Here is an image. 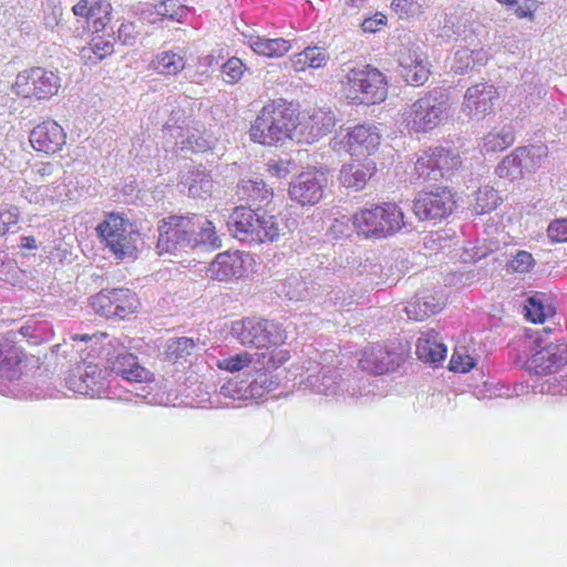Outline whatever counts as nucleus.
<instances>
[{
  "mask_svg": "<svg viewBox=\"0 0 567 567\" xmlns=\"http://www.w3.org/2000/svg\"><path fill=\"white\" fill-rule=\"evenodd\" d=\"M250 137L262 145H275L298 134L297 114L292 103L278 99L266 104L251 124Z\"/></svg>",
  "mask_w": 567,
  "mask_h": 567,
  "instance_id": "nucleus-1",
  "label": "nucleus"
},
{
  "mask_svg": "<svg viewBox=\"0 0 567 567\" xmlns=\"http://www.w3.org/2000/svg\"><path fill=\"white\" fill-rule=\"evenodd\" d=\"M228 227L235 238L255 245L277 241L288 230L282 217L244 206L234 209Z\"/></svg>",
  "mask_w": 567,
  "mask_h": 567,
  "instance_id": "nucleus-2",
  "label": "nucleus"
},
{
  "mask_svg": "<svg viewBox=\"0 0 567 567\" xmlns=\"http://www.w3.org/2000/svg\"><path fill=\"white\" fill-rule=\"evenodd\" d=\"M353 225L359 236L381 239L396 234L409 224L396 204L383 203L360 209L353 215Z\"/></svg>",
  "mask_w": 567,
  "mask_h": 567,
  "instance_id": "nucleus-3",
  "label": "nucleus"
},
{
  "mask_svg": "<svg viewBox=\"0 0 567 567\" xmlns=\"http://www.w3.org/2000/svg\"><path fill=\"white\" fill-rule=\"evenodd\" d=\"M342 84L347 99L357 105H374L388 95L385 76L371 65L350 69Z\"/></svg>",
  "mask_w": 567,
  "mask_h": 567,
  "instance_id": "nucleus-4",
  "label": "nucleus"
},
{
  "mask_svg": "<svg viewBox=\"0 0 567 567\" xmlns=\"http://www.w3.org/2000/svg\"><path fill=\"white\" fill-rule=\"evenodd\" d=\"M449 95L442 89H434L417 99L406 113V125L414 132H429L449 116Z\"/></svg>",
  "mask_w": 567,
  "mask_h": 567,
  "instance_id": "nucleus-5",
  "label": "nucleus"
},
{
  "mask_svg": "<svg viewBox=\"0 0 567 567\" xmlns=\"http://www.w3.org/2000/svg\"><path fill=\"white\" fill-rule=\"evenodd\" d=\"M99 236L118 259H134L141 234L128 220L111 214L96 227Z\"/></svg>",
  "mask_w": 567,
  "mask_h": 567,
  "instance_id": "nucleus-6",
  "label": "nucleus"
},
{
  "mask_svg": "<svg viewBox=\"0 0 567 567\" xmlns=\"http://www.w3.org/2000/svg\"><path fill=\"white\" fill-rule=\"evenodd\" d=\"M456 208L455 195L442 185L429 186L416 193L412 210L420 221L436 224L446 219Z\"/></svg>",
  "mask_w": 567,
  "mask_h": 567,
  "instance_id": "nucleus-7",
  "label": "nucleus"
},
{
  "mask_svg": "<svg viewBox=\"0 0 567 567\" xmlns=\"http://www.w3.org/2000/svg\"><path fill=\"white\" fill-rule=\"evenodd\" d=\"M233 332L243 346L256 348L279 347L287 341L281 324L266 319L245 318L233 324Z\"/></svg>",
  "mask_w": 567,
  "mask_h": 567,
  "instance_id": "nucleus-8",
  "label": "nucleus"
},
{
  "mask_svg": "<svg viewBox=\"0 0 567 567\" xmlns=\"http://www.w3.org/2000/svg\"><path fill=\"white\" fill-rule=\"evenodd\" d=\"M192 214L186 216H169L158 225L157 249L159 254L195 248L196 239L192 235Z\"/></svg>",
  "mask_w": 567,
  "mask_h": 567,
  "instance_id": "nucleus-9",
  "label": "nucleus"
},
{
  "mask_svg": "<svg viewBox=\"0 0 567 567\" xmlns=\"http://www.w3.org/2000/svg\"><path fill=\"white\" fill-rule=\"evenodd\" d=\"M61 87L60 78L52 71L42 68L24 70L17 75L13 90L21 97L47 100L58 93Z\"/></svg>",
  "mask_w": 567,
  "mask_h": 567,
  "instance_id": "nucleus-10",
  "label": "nucleus"
},
{
  "mask_svg": "<svg viewBox=\"0 0 567 567\" xmlns=\"http://www.w3.org/2000/svg\"><path fill=\"white\" fill-rule=\"evenodd\" d=\"M461 165L460 156L443 147L430 148L415 162V173L423 182L449 178Z\"/></svg>",
  "mask_w": 567,
  "mask_h": 567,
  "instance_id": "nucleus-11",
  "label": "nucleus"
},
{
  "mask_svg": "<svg viewBox=\"0 0 567 567\" xmlns=\"http://www.w3.org/2000/svg\"><path fill=\"white\" fill-rule=\"evenodd\" d=\"M538 348L524 363L525 370L535 375H549L559 372L567 365V343L556 342L543 346L535 340Z\"/></svg>",
  "mask_w": 567,
  "mask_h": 567,
  "instance_id": "nucleus-12",
  "label": "nucleus"
},
{
  "mask_svg": "<svg viewBox=\"0 0 567 567\" xmlns=\"http://www.w3.org/2000/svg\"><path fill=\"white\" fill-rule=\"evenodd\" d=\"M65 382L74 393L92 398L105 393L107 389L105 372L99 364L89 361L76 363Z\"/></svg>",
  "mask_w": 567,
  "mask_h": 567,
  "instance_id": "nucleus-13",
  "label": "nucleus"
},
{
  "mask_svg": "<svg viewBox=\"0 0 567 567\" xmlns=\"http://www.w3.org/2000/svg\"><path fill=\"white\" fill-rule=\"evenodd\" d=\"M327 177L320 172H305L296 176L289 185V197L298 204L316 205L324 194Z\"/></svg>",
  "mask_w": 567,
  "mask_h": 567,
  "instance_id": "nucleus-14",
  "label": "nucleus"
},
{
  "mask_svg": "<svg viewBox=\"0 0 567 567\" xmlns=\"http://www.w3.org/2000/svg\"><path fill=\"white\" fill-rule=\"evenodd\" d=\"M400 361L401 355L398 352L389 350L384 344L371 343L361 351L359 367L365 372L381 375L394 371Z\"/></svg>",
  "mask_w": 567,
  "mask_h": 567,
  "instance_id": "nucleus-15",
  "label": "nucleus"
},
{
  "mask_svg": "<svg viewBox=\"0 0 567 567\" xmlns=\"http://www.w3.org/2000/svg\"><path fill=\"white\" fill-rule=\"evenodd\" d=\"M106 369L131 383H152L155 375L142 365L131 352H121L106 359Z\"/></svg>",
  "mask_w": 567,
  "mask_h": 567,
  "instance_id": "nucleus-16",
  "label": "nucleus"
},
{
  "mask_svg": "<svg viewBox=\"0 0 567 567\" xmlns=\"http://www.w3.org/2000/svg\"><path fill=\"white\" fill-rule=\"evenodd\" d=\"M399 66L401 76L410 85L420 86L429 80L430 70L426 56L419 47L401 51Z\"/></svg>",
  "mask_w": 567,
  "mask_h": 567,
  "instance_id": "nucleus-17",
  "label": "nucleus"
},
{
  "mask_svg": "<svg viewBox=\"0 0 567 567\" xmlns=\"http://www.w3.org/2000/svg\"><path fill=\"white\" fill-rule=\"evenodd\" d=\"M377 172L375 162L365 156L343 164L339 172V181L346 188L353 192L362 190Z\"/></svg>",
  "mask_w": 567,
  "mask_h": 567,
  "instance_id": "nucleus-18",
  "label": "nucleus"
},
{
  "mask_svg": "<svg viewBox=\"0 0 567 567\" xmlns=\"http://www.w3.org/2000/svg\"><path fill=\"white\" fill-rule=\"evenodd\" d=\"M348 152L352 156H368L375 152L381 143V135L375 126L357 125L344 137Z\"/></svg>",
  "mask_w": 567,
  "mask_h": 567,
  "instance_id": "nucleus-19",
  "label": "nucleus"
},
{
  "mask_svg": "<svg viewBox=\"0 0 567 567\" xmlns=\"http://www.w3.org/2000/svg\"><path fill=\"white\" fill-rule=\"evenodd\" d=\"M66 134L54 121H44L30 133V143L38 152L55 153L65 144Z\"/></svg>",
  "mask_w": 567,
  "mask_h": 567,
  "instance_id": "nucleus-20",
  "label": "nucleus"
},
{
  "mask_svg": "<svg viewBox=\"0 0 567 567\" xmlns=\"http://www.w3.org/2000/svg\"><path fill=\"white\" fill-rule=\"evenodd\" d=\"M498 92L494 85L480 83L470 86L464 96L463 109L472 117H483L493 110Z\"/></svg>",
  "mask_w": 567,
  "mask_h": 567,
  "instance_id": "nucleus-21",
  "label": "nucleus"
},
{
  "mask_svg": "<svg viewBox=\"0 0 567 567\" xmlns=\"http://www.w3.org/2000/svg\"><path fill=\"white\" fill-rule=\"evenodd\" d=\"M337 124L331 110H315L303 122L297 123L298 133L307 143H312L329 134Z\"/></svg>",
  "mask_w": 567,
  "mask_h": 567,
  "instance_id": "nucleus-22",
  "label": "nucleus"
},
{
  "mask_svg": "<svg viewBox=\"0 0 567 567\" xmlns=\"http://www.w3.org/2000/svg\"><path fill=\"white\" fill-rule=\"evenodd\" d=\"M237 195L240 200L249 204V208L261 212V206L270 203L274 192L262 178L256 176L241 179L237 185Z\"/></svg>",
  "mask_w": 567,
  "mask_h": 567,
  "instance_id": "nucleus-23",
  "label": "nucleus"
},
{
  "mask_svg": "<svg viewBox=\"0 0 567 567\" xmlns=\"http://www.w3.org/2000/svg\"><path fill=\"white\" fill-rule=\"evenodd\" d=\"M24 351L13 342H4L0 347V378L18 380L23 373Z\"/></svg>",
  "mask_w": 567,
  "mask_h": 567,
  "instance_id": "nucleus-24",
  "label": "nucleus"
},
{
  "mask_svg": "<svg viewBox=\"0 0 567 567\" xmlns=\"http://www.w3.org/2000/svg\"><path fill=\"white\" fill-rule=\"evenodd\" d=\"M181 184L187 188V193L193 198L206 199L214 188L212 175L203 166H196L188 169L183 176Z\"/></svg>",
  "mask_w": 567,
  "mask_h": 567,
  "instance_id": "nucleus-25",
  "label": "nucleus"
},
{
  "mask_svg": "<svg viewBox=\"0 0 567 567\" xmlns=\"http://www.w3.org/2000/svg\"><path fill=\"white\" fill-rule=\"evenodd\" d=\"M243 272V261L229 252L218 254L207 269V276L218 281L239 279Z\"/></svg>",
  "mask_w": 567,
  "mask_h": 567,
  "instance_id": "nucleus-26",
  "label": "nucleus"
},
{
  "mask_svg": "<svg viewBox=\"0 0 567 567\" xmlns=\"http://www.w3.org/2000/svg\"><path fill=\"white\" fill-rule=\"evenodd\" d=\"M447 354L446 346L439 340V332L430 329L422 333L416 343V355L423 362L441 363Z\"/></svg>",
  "mask_w": 567,
  "mask_h": 567,
  "instance_id": "nucleus-27",
  "label": "nucleus"
},
{
  "mask_svg": "<svg viewBox=\"0 0 567 567\" xmlns=\"http://www.w3.org/2000/svg\"><path fill=\"white\" fill-rule=\"evenodd\" d=\"M192 235L196 239V247L215 250L221 247V239L216 233L213 223L205 215L192 214Z\"/></svg>",
  "mask_w": 567,
  "mask_h": 567,
  "instance_id": "nucleus-28",
  "label": "nucleus"
},
{
  "mask_svg": "<svg viewBox=\"0 0 567 567\" xmlns=\"http://www.w3.org/2000/svg\"><path fill=\"white\" fill-rule=\"evenodd\" d=\"M524 310L526 319L533 323H543L556 312L551 299L540 292L527 298Z\"/></svg>",
  "mask_w": 567,
  "mask_h": 567,
  "instance_id": "nucleus-29",
  "label": "nucleus"
},
{
  "mask_svg": "<svg viewBox=\"0 0 567 567\" xmlns=\"http://www.w3.org/2000/svg\"><path fill=\"white\" fill-rule=\"evenodd\" d=\"M111 4L106 1H95L94 3L89 0H80L72 8V11L78 17H83L87 21H92L94 28L97 30L101 25L104 28V19L110 14Z\"/></svg>",
  "mask_w": 567,
  "mask_h": 567,
  "instance_id": "nucleus-30",
  "label": "nucleus"
},
{
  "mask_svg": "<svg viewBox=\"0 0 567 567\" xmlns=\"http://www.w3.org/2000/svg\"><path fill=\"white\" fill-rule=\"evenodd\" d=\"M515 141V131L512 123H505L494 127L483 138L485 152H502Z\"/></svg>",
  "mask_w": 567,
  "mask_h": 567,
  "instance_id": "nucleus-31",
  "label": "nucleus"
},
{
  "mask_svg": "<svg viewBox=\"0 0 567 567\" xmlns=\"http://www.w3.org/2000/svg\"><path fill=\"white\" fill-rule=\"evenodd\" d=\"M141 302L135 292L128 288H113V317L126 319L135 313Z\"/></svg>",
  "mask_w": 567,
  "mask_h": 567,
  "instance_id": "nucleus-32",
  "label": "nucleus"
},
{
  "mask_svg": "<svg viewBox=\"0 0 567 567\" xmlns=\"http://www.w3.org/2000/svg\"><path fill=\"white\" fill-rule=\"evenodd\" d=\"M249 45L257 54L268 58H280L290 50L289 41L278 39H265L259 35L249 38Z\"/></svg>",
  "mask_w": 567,
  "mask_h": 567,
  "instance_id": "nucleus-33",
  "label": "nucleus"
},
{
  "mask_svg": "<svg viewBox=\"0 0 567 567\" xmlns=\"http://www.w3.org/2000/svg\"><path fill=\"white\" fill-rule=\"evenodd\" d=\"M153 66L159 74L176 75L185 69L182 50H169L158 53L153 60Z\"/></svg>",
  "mask_w": 567,
  "mask_h": 567,
  "instance_id": "nucleus-34",
  "label": "nucleus"
},
{
  "mask_svg": "<svg viewBox=\"0 0 567 567\" xmlns=\"http://www.w3.org/2000/svg\"><path fill=\"white\" fill-rule=\"evenodd\" d=\"M114 52V41L109 35L105 38L104 35H94L89 45L84 47L81 51V55L83 59L92 60L94 55L93 63H96L104 58L111 55Z\"/></svg>",
  "mask_w": 567,
  "mask_h": 567,
  "instance_id": "nucleus-35",
  "label": "nucleus"
},
{
  "mask_svg": "<svg viewBox=\"0 0 567 567\" xmlns=\"http://www.w3.org/2000/svg\"><path fill=\"white\" fill-rule=\"evenodd\" d=\"M155 12L163 19L183 23L188 16L189 9L181 0H163L155 6Z\"/></svg>",
  "mask_w": 567,
  "mask_h": 567,
  "instance_id": "nucleus-36",
  "label": "nucleus"
},
{
  "mask_svg": "<svg viewBox=\"0 0 567 567\" xmlns=\"http://www.w3.org/2000/svg\"><path fill=\"white\" fill-rule=\"evenodd\" d=\"M520 164L522 158L519 157L518 151L516 148L514 152L503 158V161L497 165L495 172L502 178L514 181L523 177Z\"/></svg>",
  "mask_w": 567,
  "mask_h": 567,
  "instance_id": "nucleus-37",
  "label": "nucleus"
},
{
  "mask_svg": "<svg viewBox=\"0 0 567 567\" xmlns=\"http://www.w3.org/2000/svg\"><path fill=\"white\" fill-rule=\"evenodd\" d=\"M501 200L498 193L488 186L481 187L476 192L474 210L478 215H483L495 209Z\"/></svg>",
  "mask_w": 567,
  "mask_h": 567,
  "instance_id": "nucleus-38",
  "label": "nucleus"
},
{
  "mask_svg": "<svg viewBox=\"0 0 567 567\" xmlns=\"http://www.w3.org/2000/svg\"><path fill=\"white\" fill-rule=\"evenodd\" d=\"M194 349L195 342L192 338H175L168 341L166 355L169 360L178 361L190 355Z\"/></svg>",
  "mask_w": 567,
  "mask_h": 567,
  "instance_id": "nucleus-39",
  "label": "nucleus"
},
{
  "mask_svg": "<svg viewBox=\"0 0 567 567\" xmlns=\"http://www.w3.org/2000/svg\"><path fill=\"white\" fill-rule=\"evenodd\" d=\"M91 306L100 316L113 318V288H104L93 296Z\"/></svg>",
  "mask_w": 567,
  "mask_h": 567,
  "instance_id": "nucleus-40",
  "label": "nucleus"
},
{
  "mask_svg": "<svg viewBox=\"0 0 567 567\" xmlns=\"http://www.w3.org/2000/svg\"><path fill=\"white\" fill-rule=\"evenodd\" d=\"M246 71H247V66L237 56L229 58L221 65L223 79L227 84H230V85L238 83L241 80V78Z\"/></svg>",
  "mask_w": 567,
  "mask_h": 567,
  "instance_id": "nucleus-41",
  "label": "nucleus"
},
{
  "mask_svg": "<svg viewBox=\"0 0 567 567\" xmlns=\"http://www.w3.org/2000/svg\"><path fill=\"white\" fill-rule=\"evenodd\" d=\"M416 293L426 308L437 307V313L446 306L447 298L437 286L423 287Z\"/></svg>",
  "mask_w": 567,
  "mask_h": 567,
  "instance_id": "nucleus-42",
  "label": "nucleus"
},
{
  "mask_svg": "<svg viewBox=\"0 0 567 567\" xmlns=\"http://www.w3.org/2000/svg\"><path fill=\"white\" fill-rule=\"evenodd\" d=\"M405 312L410 320L414 321H423L430 318L433 315L437 313V307L432 306L426 308L423 306L422 300L419 298V295L415 293L414 297L408 301L405 306Z\"/></svg>",
  "mask_w": 567,
  "mask_h": 567,
  "instance_id": "nucleus-43",
  "label": "nucleus"
},
{
  "mask_svg": "<svg viewBox=\"0 0 567 567\" xmlns=\"http://www.w3.org/2000/svg\"><path fill=\"white\" fill-rule=\"evenodd\" d=\"M536 261L533 255L526 250H518L512 259L507 262V271L516 272V274H526L529 272Z\"/></svg>",
  "mask_w": 567,
  "mask_h": 567,
  "instance_id": "nucleus-44",
  "label": "nucleus"
},
{
  "mask_svg": "<svg viewBox=\"0 0 567 567\" xmlns=\"http://www.w3.org/2000/svg\"><path fill=\"white\" fill-rule=\"evenodd\" d=\"M252 362V355L248 352H241L236 355L218 361L217 367L230 373L238 372Z\"/></svg>",
  "mask_w": 567,
  "mask_h": 567,
  "instance_id": "nucleus-45",
  "label": "nucleus"
},
{
  "mask_svg": "<svg viewBox=\"0 0 567 567\" xmlns=\"http://www.w3.org/2000/svg\"><path fill=\"white\" fill-rule=\"evenodd\" d=\"M267 166L269 174L278 178H285L298 168L297 163L291 158L270 161Z\"/></svg>",
  "mask_w": 567,
  "mask_h": 567,
  "instance_id": "nucleus-46",
  "label": "nucleus"
},
{
  "mask_svg": "<svg viewBox=\"0 0 567 567\" xmlns=\"http://www.w3.org/2000/svg\"><path fill=\"white\" fill-rule=\"evenodd\" d=\"M330 59L326 49L320 47H308L303 50V61H308V68H323Z\"/></svg>",
  "mask_w": 567,
  "mask_h": 567,
  "instance_id": "nucleus-47",
  "label": "nucleus"
},
{
  "mask_svg": "<svg viewBox=\"0 0 567 567\" xmlns=\"http://www.w3.org/2000/svg\"><path fill=\"white\" fill-rule=\"evenodd\" d=\"M514 8L515 13L520 18H530L542 3L540 0H497Z\"/></svg>",
  "mask_w": 567,
  "mask_h": 567,
  "instance_id": "nucleus-48",
  "label": "nucleus"
},
{
  "mask_svg": "<svg viewBox=\"0 0 567 567\" xmlns=\"http://www.w3.org/2000/svg\"><path fill=\"white\" fill-rule=\"evenodd\" d=\"M476 364V361L473 357L467 353H461L458 351H454L450 360V370L454 372L465 373L473 369Z\"/></svg>",
  "mask_w": 567,
  "mask_h": 567,
  "instance_id": "nucleus-49",
  "label": "nucleus"
},
{
  "mask_svg": "<svg viewBox=\"0 0 567 567\" xmlns=\"http://www.w3.org/2000/svg\"><path fill=\"white\" fill-rule=\"evenodd\" d=\"M547 236L551 241H567V218L551 221L547 228Z\"/></svg>",
  "mask_w": 567,
  "mask_h": 567,
  "instance_id": "nucleus-50",
  "label": "nucleus"
},
{
  "mask_svg": "<svg viewBox=\"0 0 567 567\" xmlns=\"http://www.w3.org/2000/svg\"><path fill=\"white\" fill-rule=\"evenodd\" d=\"M473 54L474 52L467 49L458 50L455 53L454 63L452 66L454 72L458 74L465 73L472 66L474 61Z\"/></svg>",
  "mask_w": 567,
  "mask_h": 567,
  "instance_id": "nucleus-51",
  "label": "nucleus"
},
{
  "mask_svg": "<svg viewBox=\"0 0 567 567\" xmlns=\"http://www.w3.org/2000/svg\"><path fill=\"white\" fill-rule=\"evenodd\" d=\"M391 7L400 17L417 14L421 9L415 0H393Z\"/></svg>",
  "mask_w": 567,
  "mask_h": 567,
  "instance_id": "nucleus-52",
  "label": "nucleus"
},
{
  "mask_svg": "<svg viewBox=\"0 0 567 567\" xmlns=\"http://www.w3.org/2000/svg\"><path fill=\"white\" fill-rule=\"evenodd\" d=\"M19 221L18 208L12 207L0 212V236L10 230Z\"/></svg>",
  "mask_w": 567,
  "mask_h": 567,
  "instance_id": "nucleus-53",
  "label": "nucleus"
},
{
  "mask_svg": "<svg viewBox=\"0 0 567 567\" xmlns=\"http://www.w3.org/2000/svg\"><path fill=\"white\" fill-rule=\"evenodd\" d=\"M117 38L124 45H134L137 39L136 27L132 22H123L117 30Z\"/></svg>",
  "mask_w": 567,
  "mask_h": 567,
  "instance_id": "nucleus-54",
  "label": "nucleus"
},
{
  "mask_svg": "<svg viewBox=\"0 0 567 567\" xmlns=\"http://www.w3.org/2000/svg\"><path fill=\"white\" fill-rule=\"evenodd\" d=\"M184 271H181L179 268L174 265L172 267H166L164 269H159L158 271L152 275L155 281H183L184 279L181 277Z\"/></svg>",
  "mask_w": 567,
  "mask_h": 567,
  "instance_id": "nucleus-55",
  "label": "nucleus"
},
{
  "mask_svg": "<svg viewBox=\"0 0 567 567\" xmlns=\"http://www.w3.org/2000/svg\"><path fill=\"white\" fill-rule=\"evenodd\" d=\"M386 23V17L382 13H375L373 17L367 18L361 22L364 32H375L381 25Z\"/></svg>",
  "mask_w": 567,
  "mask_h": 567,
  "instance_id": "nucleus-56",
  "label": "nucleus"
},
{
  "mask_svg": "<svg viewBox=\"0 0 567 567\" xmlns=\"http://www.w3.org/2000/svg\"><path fill=\"white\" fill-rule=\"evenodd\" d=\"M528 153L530 154L533 164H535V169H537L547 157V147L544 145H530L528 146Z\"/></svg>",
  "mask_w": 567,
  "mask_h": 567,
  "instance_id": "nucleus-57",
  "label": "nucleus"
},
{
  "mask_svg": "<svg viewBox=\"0 0 567 567\" xmlns=\"http://www.w3.org/2000/svg\"><path fill=\"white\" fill-rule=\"evenodd\" d=\"M491 255L485 252V251H481V249H476V248H473V249H465L462 255H461V260L462 262L464 264H467V262H476V261H480L482 259H487Z\"/></svg>",
  "mask_w": 567,
  "mask_h": 567,
  "instance_id": "nucleus-58",
  "label": "nucleus"
},
{
  "mask_svg": "<svg viewBox=\"0 0 567 567\" xmlns=\"http://www.w3.org/2000/svg\"><path fill=\"white\" fill-rule=\"evenodd\" d=\"M290 359V352L288 350H274L269 358V367L277 369L288 362Z\"/></svg>",
  "mask_w": 567,
  "mask_h": 567,
  "instance_id": "nucleus-59",
  "label": "nucleus"
},
{
  "mask_svg": "<svg viewBox=\"0 0 567 567\" xmlns=\"http://www.w3.org/2000/svg\"><path fill=\"white\" fill-rule=\"evenodd\" d=\"M518 155L522 158V172L523 175L525 173H533L535 172V164H533V159L530 158V154L528 153V146L526 147H517Z\"/></svg>",
  "mask_w": 567,
  "mask_h": 567,
  "instance_id": "nucleus-60",
  "label": "nucleus"
},
{
  "mask_svg": "<svg viewBox=\"0 0 567 567\" xmlns=\"http://www.w3.org/2000/svg\"><path fill=\"white\" fill-rule=\"evenodd\" d=\"M58 166H59L58 164H53L50 162L40 163V164L34 165L33 171L40 177L45 178V177L53 175V173L55 172Z\"/></svg>",
  "mask_w": 567,
  "mask_h": 567,
  "instance_id": "nucleus-61",
  "label": "nucleus"
},
{
  "mask_svg": "<svg viewBox=\"0 0 567 567\" xmlns=\"http://www.w3.org/2000/svg\"><path fill=\"white\" fill-rule=\"evenodd\" d=\"M365 3V0H344L343 14L353 16Z\"/></svg>",
  "mask_w": 567,
  "mask_h": 567,
  "instance_id": "nucleus-62",
  "label": "nucleus"
},
{
  "mask_svg": "<svg viewBox=\"0 0 567 567\" xmlns=\"http://www.w3.org/2000/svg\"><path fill=\"white\" fill-rule=\"evenodd\" d=\"M43 21L45 28L53 30L59 24L60 18L55 11H52L50 14L44 16Z\"/></svg>",
  "mask_w": 567,
  "mask_h": 567,
  "instance_id": "nucleus-63",
  "label": "nucleus"
},
{
  "mask_svg": "<svg viewBox=\"0 0 567 567\" xmlns=\"http://www.w3.org/2000/svg\"><path fill=\"white\" fill-rule=\"evenodd\" d=\"M20 247L24 249H37V240L33 236H23L20 239Z\"/></svg>",
  "mask_w": 567,
  "mask_h": 567,
  "instance_id": "nucleus-64",
  "label": "nucleus"
}]
</instances>
